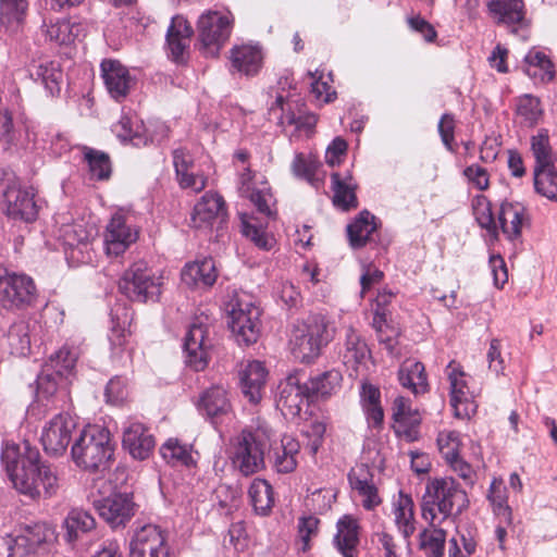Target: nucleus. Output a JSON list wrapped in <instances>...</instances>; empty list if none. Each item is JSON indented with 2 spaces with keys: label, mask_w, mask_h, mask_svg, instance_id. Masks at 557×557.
<instances>
[{
  "label": "nucleus",
  "mask_w": 557,
  "mask_h": 557,
  "mask_svg": "<svg viewBox=\"0 0 557 557\" xmlns=\"http://www.w3.org/2000/svg\"><path fill=\"white\" fill-rule=\"evenodd\" d=\"M1 461L13 487L32 500L54 497L61 486L57 468L41 461L39 450L27 441L5 443Z\"/></svg>",
  "instance_id": "1"
},
{
  "label": "nucleus",
  "mask_w": 557,
  "mask_h": 557,
  "mask_svg": "<svg viewBox=\"0 0 557 557\" xmlns=\"http://www.w3.org/2000/svg\"><path fill=\"white\" fill-rule=\"evenodd\" d=\"M77 358V349L66 345L50 356L37 375L36 399L29 408L30 414L41 418L52 407H55L54 395L59 387V381L72 373Z\"/></svg>",
  "instance_id": "2"
},
{
  "label": "nucleus",
  "mask_w": 557,
  "mask_h": 557,
  "mask_svg": "<svg viewBox=\"0 0 557 557\" xmlns=\"http://www.w3.org/2000/svg\"><path fill=\"white\" fill-rule=\"evenodd\" d=\"M466 492L453 478H436L428 482L422 497L421 511L424 520L434 525L437 515L442 520L448 518L456 509L457 513L468 507Z\"/></svg>",
  "instance_id": "3"
},
{
  "label": "nucleus",
  "mask_w": 557,
  "mask_h": 557,
  "mask_svg": "<svg viewBox=\"0 0 557 557\" xmlns=\"http://www.w3.org/2000/svg\"><path fill=\"white\" fill-rule=\"evenodd\" d=\"M72 458L86 471H103L109 467L114 453L109 430L98 425L84 429L73 443Z\"/></svg>",
  "instance_id": "4"
},
{
  "label": "nucleus",
  "mask_w": 557,
  "mask_h": 557,
  "mask_svg": "<svg viewBox=\"0 0 557 557\" xmlns=\"http://www.w3.org/2000/svg\"><path fill=\"white\" fill-rule=\"evenodd\" d=\"M333 338V330L322 314L309 315L294 326L290 345L295 358L302 362L315 359L322 347Z\"/></svg>",
  "instance_id": "5"
},
{
  "label": "nucleus",
  "mask_w": 557,
  "mask_h": 557,
  "mask_svg": "<svg viewBox=\"0 0 557 557\" xmlns=\"http://www.w3.org/2000/svg\"><path fill=\"white\" fill-rule=\"evenodd\" d=\"M269 446L270 438L264 429L243 430L233 447V466L245 476L258 473L265 467L264 454Z\"/></svg>",
  "instance_id": "6"
},
{
  "label": "nucleus",
  "mask_w": 557,
  "mask_h": 557,
  "mask_svg": "<svg viewBox=\"0 0 557 557\" xmlns=\"http://www.w3.org/2000/svg\"><path fill=\"white\" fill-rule=\"evenodd\" d=\"M54 540L55 532L47 523L27 524L14 536L0 537V557H34L41 547Z\"/></svg>",
  "instance_id": "7"
},
{
  "label": "nucleus",
  "mask_w": 557,
  "mask_h": 557,
  "mask_svg": "<svg viewBox=\"0 0 557 557\" xmlns=\"http://www.w3.org/2000/svg\"><path fill=\"white\" fill-rule=\"evenodd\" d=\"M162 277L156 275L148 263L136 261L123 273L119 288L132 301H157L161 294Z\"/></svg>",
  "instance_id": "8"
},
{
  "label": "nucleus",
  "mask_w": 557,
  "mask_h": 557,
  "mask_svg": "<svg viewBox=\"0 0 557 557\" xmlns=\"http://www.w3.org/2000/svg\"><path fill=\"white\" fill-rule=\"evenodd\" d=\"M260 311L251 301L238 299L230 311L228 326L238 344L257 342L260 333Z\"/></svg>",
  "instance_id": "9"
},
{
  "label": "nucleus",
  "mask_w": 557,
  "mask_h": 557,
  "mask_svg": "<svg viewBox=\"0 0 557 557\" xmlns=\"http://www.w3.org/2000/svg\"><path fill=\"white\" fill-rule=\"evenodd\" d=\"M37 297L33 278L25 274L0 276V307L21 309L30 306Z\"/></svg>",
  "instance_id": "10"
},
{
  "label": "nucleus",
  "mask_w": 557,
  "mask_h": 557,
  "mask_svg": "<svg viewBox=\"0 0 557 557\" xmlns=\"http://www.w3.org/2000/svg\"><path fill=\"white\" fill-rule=\"evenodd\" d=\"M129 557H175L168 535L156 524H145L134 533L129 543Z\"/></svg>",
  "instance_id": "11"
},
{
  "label": "nucleus",
  "mask_w": 557,
  "mask_h": 557,
  "mask_svg": "<svg viewBox=\"0 0 557 557\" xmlns=\"http://www.w3.org/2000/svg\"><path fill=\"white\" fill-rule=\"evenodd\" d=\"M212 344L209 338V324L197 318L189 326L184 339L185 361L195 371H202L209 363V350Z\"/></svg>",
  "instance_id": "12"
},
{
  "label": "nucleus",
  "mask_w": 557,
  "mask_h": 557,
  "mask_svg": "<svg viewBox=\"0 0 557 557\" xmlns=\"http://www.w3.org/2000/svg\"><path fill=\"white\" fill-rule=\"evenodd\" d=\"M76 429L74 419L69 413H58L42 429L41 444L46 454L62 456L72 441Z\"/></svg>",
  "instance_id": "13"
},
{
  "label": "nucleus",
  "mask_w": 557,
  "mask_h": 557,
  "mask_svg": "<svg viewBox=\"0 0 557 557\" xmlns=\"http://www.w3.org/2000/svg\"><path fill=\"white\" fill-rule=\"evenodd\" d=\"M309 398L311 397L307 383H302V377L299 373H293L278 385L276 407L286 419H294L300 413Z\"/></svg>",
  "instance_id": "14"
},
{
  "label": "nucleus",
  "mask_w": 557,
  "mask_h": 557,
  "mask_svg": "<svg viewBox=\"0 0 557 557\" xmlns=\"http://www.w3.org/2000/svg\"><path fill=\"white\" fill-rule=\"evenodd\" d=\"M94 234L92 227L75 222L60 227L59 239L62 240L70 259L75 262L87 263L92 259L90 242Z\"/></svg>",
  "instance_id": "15"
},
{
  "label": "nucleus",
  "mask_w": 557,
  "mask_h": 557,
  "mask_svg": "<svg viewBox=\"0 0 557 557\" xmlns=\"http://www.w3.org/2000/svg\"><path fill=\"white\" fill-rule=\"evenodd\" d=\"M138 230L122 212L112 215L104 232V248L108 256L123 255L138 239Z\"/></svg>",
  "instance_id": "16"
},
{
  "label": "nucleus",
  "mask_w": 557,
  "mask_h": 557,
  "mask_svg": "<svg viewBox=\"0 0 557 557\" xmlns=\"http://www.w3.org/2000/svg\"><path fill=\"white\" fill-rule=\"evenodd\" d=\"M94 505L99 516L112 529L125 527L135 515L133 497L127 493H112L95 500Z\"/></svg>",
  "instance_id": "17"
},
{
  "label": "nucleus",
  "mask_w": 557,
  "mask_h": 557,
  "mask_svg": "<svg viewBox=\"0 0 557 557\" xmlns=\"http://www.w3.org/2000/svg\"><path fill=\"white\" fill-rule=\"evenodd\" d=\"M233 21L227 14L219 12L203 13L198 20V32L201 44L206 48H214L216 53L220 47L228 39Z\"/></svg>",
  "instance_id": "18"
},
{
  "label": "nucleus",
  "mask_w": 557,
  "mask_h": 557,
  "mask_svg": "<svg viewBox=\"0 0 557 557\" xmlns=\"http://www.w3.org/2000/svg\"><path fill=\"white\" fill-rule=\"evenodd\" d=\"M447 376L450 383V404L457 418H469L475 411L474 394L470 391L466 374L455 361L447 366Z\"/></svg>",
  "instance_id": "19"
},
{
  "label": "nucleus",
  "mask_w": 557,
  "mask_h": 557,
  "mask_svg": "<svg viewBox=\"0 0 557 557\" xmlns=\"http://www.w3.org/2000/svg\"><path fill=\"white\" fill-rule=\"evenodd\" d=\"M293 82L288 77L278 81V88L273 90L274 101L270 104L269 113L277 119L280 125L295 124L298 111L304 110V102L290 92Z\"/></svg>",
  "instance_id": "20"
},
{
  "label": "nucleus",
  "mask_w": 557,
  "mask_h": 557,
  "mask_svg": "<svg viewBox=\"0 0 557 557\" xmlns=\"http://www.w3.org/2000/svg\"><path fill=\"white\" fill-rule=\"evenodd\" d=\"M101 76L109 95L115 101H123L136 85V78L120 61L106 59L100 64Z\"/></svg>",
  "instance_id": "21"
},
{
  "label": "nucleus",
  "mask_w": 557,
  "mask_h": 557,
  "mask_svg": "<svg viewBox=\"0 0 557 557\" xmlns=\"http://www.w3.org/2000/svg\"><path fill=\"white\" fill-rule=\"evenodd\" d=\"M488 16L512 33L527 25L523 0H484Z\"/></svg>",
  "instance_id": "22"
},
{
  "label": "nucleus",
  "mask_w": 557,
  "mask_h": 557,
  "mask_svg": "<svg viewBox=\"0 0 557 557\" xmlns=\"http://www.w3.org/2000/svg\"><path fill=\"white\" fill-rule=\"evenodd\" d=\"M3 198L9 216L20 219L25 222H33L36 220L38 215V205L35 200V194L32 188L23 189L15 185L9 186L3 191Z\"/></svg>",
  "instance_id": "23"
},
{
  "label": "nucleus",
  "mask_w": 557,
  "mask_h": 557,
  "mask_svg": "<svg viewBox=\"0 0 557 557\" xmlns=\"http://www.w3.org/2000/svg\"><path fill=\"white\" fill-rule=\"evenodd\" d=\"M122 445L134 459L145 460L152 453L156 441L145 424L134 421L125 426Z\"/></svg>",
  "instance_id": "24"
},
{
  "label": "nucleus",
  "mask_w": 557,
  "mask_h": 557,
  "mask_svg": "<svg viewBox=\"0 0 557 557\" xmlns=\"http://www.w3.org/2000/svg\"><path fill=\"white\" fill-rule=\"evenodd\" d=\"M226 216L225 202L218 194L206 193L195 205L191 214V226L195 228H208L213 221H223Z\"/></svg>",
  "instance_id": "25"
},
{
  "label": "nucleus",
  "mask_w": 557,
  "mask_h": 557,
  "mask_svg": "<svg viewBox=\"0 0 557 557\" xmlns=\"http://www.w3.org/2000/svg\"><path fill=\"white\" fill-rule=\"evenodd\" d=\"M498 222L508 240H519L522 227L529 223L528 210L521 202L505 201L499 208Z\"/></svg>",
  "instance_id": "26"
},
{
  "label": "nucleus",
  "mask_w": 557,
  "mask_h": 557,
  "mask_svg": "<svg viewBox=\"0 0 557 557\" xmlns=\"http://www.w3.org/2000/svg\"><path fill=\"white\" fill-rule=\"evenodd\" d=\"M232 69L246 76H255L263 64V51L258 44L234 46L230 51Z\"/></svg>",
  "instance_id": "27"
},
{
  "label": "nucleus",
  "mask_w": 557,
  "mask_h": 557,
  "mask_svg": "<svg viewBox=\"0 0 557 557\" xmlns=\"http://www.w3.org/2000/svg\"><path fill=\"white\" fill-rule=\"evenodd\" d=\"M350 487L362 498V507L367 510H373L382 499L377 488L373 483V475L366 465H359L352 468L348 473Z\"/></svg>",
  "instance_id": "28"
},
{
  "label": "nucleus",
  "mask_w": 557,
  "mask_h": 557,
  "mask_svg": "<svg viewBox=\"0 0 557 557\" xmlns=\"http://www.w3.org/2000/svg\"><path fill=\"white\" fill-rule=\"evenodd\" d=\"M360 525L358 520L345 515L336 523V534L333 543L343 557H358Z\"/></svg>",
  "instance_id": "29"
},
{
  "label": "nucleus",
  "mask_w": 557,
  "mask_h": 557,
  "mask_svg": "<svg viewBox=\"0 0 557 557\" xmlns=\"http://www.w3.org/2000/svg\"><path fill=\"white\" fill-rule=\"evenodd\" d=\"M394 430L397 435L404 437L408 442L418 438V426L420 417L410 408L409 400L403 396L395 398L393 404Z\"/></svg>",
  "instance_id": "30"
},
{
  "label": "nucleus",
  "mask_w": 557,
  "mask_h": 557,
  "mask_svg": "<svg viewBox=\"0 0 557 557\" xmlns=\"http://www.w3.org/2000/svg\"><path fill=\"white\" fill-rule=\"evenodd\" d=\"M198 409L212 421L227 416L232 405L226 388L222 385H213L205 389L200 394Z\"/></svg>",
  "instance_id": "31"
},
{
  "label": "nucleus",
  "mask_w": 557,
  "mask_h": 557,
  "mask_svg": "<svg viewBox=\"0 0 557 557\" xmlns=\"http://www.w3.org/2000/svg\"><path fill=\"white\" fill-rule=\"evenodd\" d=\"M193 33L191 26L183 16L176 15L172 18L166 33V42L175 62L181 63L185 60Z\"/></svg>",
  "instance_id": "32"
},
{
  "label": "nucleus",
  "mask_w": 557,
  "mask_h": 557,
  "mask_svg": "<svg viewBox=\"0 0 557 557\" xmlns=\"http://www.w3.org/2000/svg\"><path fill=\"white\" fill-rule=\"evenodd\" d=\"M216 277L218 272L212 258H203L188 263L182 271V281L189 287H211L215 283Z\"/></svg>",
  "instance_id": "33"
},
{
  "label": "nucleus",
  "mask_w": 557,
  "mask_h": 557,
  "mask_svg": "<svg viewBox=\"0 0 557 557\" xmlns=\"http://www.w3.org/2000/svg\"><path fill=\"white\" fill-rule=\"evenodd\" d=\"M268 371L262 362L253 360L247 363L240 373V385L244 395L250 403L257 404L262 398Z\"/></svg>",
  "instance_id": "34"
},
{
  "label": "nucleus",
  "mask_w": 557,
  "mask_h": 557,
  "mask_svg": "<svg viewBox=\"0 0 557 557\" xmlns=\"http://www.w3.org/2000/svg\"><path fill=\"white\" fill-rule=\"evenodd\" d=\"M398 381L414 395L424 394L429 388L425 368L420 361L405 360L398 369Z\"/></svg>",
  "instance_id": "35"
},
{
  "label": "nucleus",
  "mask_w": 557,
  "mask_h": 557,
  "mask_svg": "<svg viewBox=\"0 0 557 557\" xmlns=\"http://www.w3.org/2000/svg\"><path fill=\"white\" fill-rule=\"evenodd\" d=\"M96 527L95 518L81 508L71 509L63 520V539L69 544H74L83 534Z\"/></svg>",
  "instance_id": "36"
},
{
  "label": "nucleus",
  "mask_w": 557,
  "mask_h": 557,
  "mask_svg": "<svg viewBox=\"0 0 557 557\" xmlns=\"http://www.w3.org/2000/svg\"><path fill=\"white\" fill-rule=\"evenodd\" d=\"M394 522L405 539L416 532L414 503L410 495L399 492L393 502Z\"/></svg>",
  "instance_id": "37"
},
{
  "label": "nucleus",
  "mask_w": 557,
  "mask_h": 557,
  "mask_svg": "<svg viewBox=\"0 0 557 557\" xmlns=\"http://www.w3.org/2000/svg\"><path fill=\"white\" fill-rule=\"evenodd\" d=\"M333 189V203L343 211H349L358 206L356 196V184L352 182L350 174L342 176L334 172L331 175Z\"/></svg>",
  "instance_id": "38"
},
{
  "label": "nucleus",
  "mask_w": 557,
  "mask_h": 557,
  "mask_svg": "<svg viewBox=\"0 0 557 557\" xmlns=\"http://www.w3.org/2000/svg\"><path fill=\"white\" fill-rule=\"evenodd\" d=\"M300 445L290 435H284L281 440V446L274 451V468L280 473L293 472L297 467V456Z\"/></svg>",
  "instance_id": "39"
},
{
  "label": "nucleus",
  "mask_w": 557,
  "mask_h": 557,
  "mask_svg": "<svg viewBox=\"0 0 557 557\" xmlns=\"http://www.w3.org/2000/svg\"><path fill=\"white\" fill-rule=\"evenodd\" d=\"M29 75L35 81H39L51 96L60 92L62 71L58 63L42 61L38 64H33L29 67Z\"/></svg>",
  "instance_id": "40"
},
{
  "label": "nucleus",
  "mask_w": 557,
  "mask_h": 557,
  "mask_svg": "<svg viewBox=\"0 0 557 557\" xmlns=\"http://www.w3.org/2000/svg\"><path fill=\"white\" fill-rule=\"evenodd\" d=\"M374 215L369 211H361L355 221L347 226V234L352 248L363 247L375 231Z\"/></svg>",
  "instance_id": "41"
},
{
  "label": "nucleus",
  "mask_w": 557,
  "mask_h": 557,
  "mask_svg": "<svg viewBox=\"0 0 557 557\" xmlns=\"http://www.w3.org/2000/svg\"><path fill=\"white\" fill-rule=\"evenodd\" d=\"M341 382V372L330 370L311 377L306 383L310 397H327L339 389Z\"/></svg>",
  "instance_id": "42"
},
{
  "label": "nucleus",
  "mask_w": 557,
  "mask_h": 557,
  "mask_svg": "<svg viewBox=\"0 0 557 557\" xmlns=\"http://www.w3.org/2000/svg\"><path fill=\"white\" fill-rule=\"evenodd\" d=\"M11 355L25 357L30 351L29 324L20 320L11 324L7 333Z\"/></svg>",
  "instance_id": "43"
},
{
  "label": "nucleus",
  "mask_w": 557,
  "mask_h": 557,
  "mask_svg": "<svg viewBox=\"0 0 557 557\" xmlns=\"http://www.w3.org/2000/svg\"><path fill=\"white\" fill-rule=\"evenodd\" d=\"M345 347L343 354L344 363L358 372L359 367L363 364L369 357L367 344L360 339V336L352 329H348Z\"/></svg>",
  "instance_id": "44"
},
{
  "label": "nucleus",
  "mask_w": 557,
  "mask_h": 557,
  "mask_svg": "<svg viewBox=\"0 0 557 557\" xmlns=\"http://www.w3.org/2000/svg\"><path fill=\"white\" fill-rule=\"evenodd\" d=\"M524 72L532 78L540 81H552L555 76L553 63L549 58L542 51L531 50L524 58Z\"/></svg>",
  "instance_id": "45"
},
{
  "label": "nucleus",
  "mask_w": 557,
  "mask_h": 557,
  "mask_svg": "<svg viewBox=\"0 0 557 557\" xmlns=\"http://www.w3.org/2000/svg\"><path fill=\"white\" fill-rule=\"evenodd\" d=\"M248 494L255 511L259 515H268L274 504L272 486L265 480L255 479Z\"/></svg>",
  "instance_id": "46"
},
{
  "label": "nucleus",
  "mask_w": 557,
  "mask_h": 557,
  "mask_svg": "<svg viewBox=\"0 0 557 557\" xmlns=\"http://www.w3.org/2000/svg\"><path fill=\"white\" fill-rule=\"evenodd\" d=\"M531 150L535 159L533 170H541L556 165V158L552 151L546 131H540L537 135L531 138Z\"/></svg>",
  "instance_id": "47"
},
{
  "label": "nucleus",
  "mask_w": 557,
  "mask_h": 557,
  "mask_svg": "<svg viewBox=\"0 0 557 557\" xmlns=\"http://www.w3.org/2000/svg\"><path fill=\"white\" fill-rule=\"evenodd\" d=\"M320 162L312 154L298 152L290 164L293 174L296 177L304 178L314 187H319L320 180L317 177V171Z\"/></svg>",
  "instance_id": "48"
},
{
  "label": "nucleus",
  "mask_w": 557,
  "mask_h": 557,
  "mask_svg": "<svg viewBox=\"0 0 557 557\" xmlns=\"http://www.w3.org/2000/svg\"><path fill=\"white\" fill-rule=\"evenodd\" d=\"M84 160L87 162L91 177L103 181L111 175V161L109 156L100 150L89 147L83 148Z\"/></svg>",
  "instance_id": "49"
},
{
  "label": "nucleus",
  "mask_w": 557,
  "mask_h": 557,
  "mask_svg": "<svg viewBox=\"0 0 557 557\" xmlns=\"http://www.w3.org/2000/svg\"><path fill=\"white\" fill-rule=\"evenodd\" d=\"M534 188L541 196L557 201V168L556 165L533 170Z\"/></svg>",
  "instance_id": "50"
},
{
  "label": "nucleus",
  "mask_w": 557,
  "mask_h": 557,
  "mask_svg": "<svg viewBox=\"0 0 557 557\" xmlns=\"http://www.w3.org/2000/svg\"><path fill=\"white\" fill-rule=\"evenodd\" d=\"M162 458L173 466H190L194 460L190 446L180 443L176 438L168 440L161 447Z\"/></svg>",
  "instance_id": "51"
},
{
  "label": "nucleus",
  "mask_w": 557,
  "mask_h": 557,
  "mask_svg": "<svg viewBox=\"0 0 557 557\" xmlns=\"http://www.w3.org/2000/svg\"><path fill=\"white\" fill-rule=\"evenodd\" d=\"M446 531L440 528L420 533V546L429 557H443Z\"/></svg>",
  "instance_id": "52"
},
{
  "label": "nucleus",
  "mask_w": 557,
  "mask_h": 557,
  "mask_svg": "<svg viewBox=\"0 0 557 557\" xmlns=\"http://www.w3.org/2000/svg\"><path fill=\"white\" fill-rule=\"evenodd\" d=\"M473 213L476 222L482 228L488 231V233L497 238V226L494 221L491 203L484 196H478L473 200Z\"/></svg>",
  "instance_id": "53"
},
{
  "label": "nucleus",
  "mask_w": 557,
  "mask_h": 557,
  "mask_svg": "<svg viewBox=\"0 0 557 557\" xmlns=\"http://www.w3.org/2000/svg\"><path fill=\"white\" fill-rule=\"evenodd\" d=\"M79 29V24L72 23L70 20H61L48 27L47 35L50 40L61 45H67L78 36Z\"/></svg>",
  "instance_id": "54"
},
{
  "label": "nucleus",
  "mask_w": 557,
  "mask_h": 557,
  "mask_svg": "<svg viewBox=\"0 0 557 557\" xmlns=\"http://www.w3.org/2000/svg\"><path fill=\"white\" fill-rule=\"evenodd\" d=\"M517 114L528 126H534L542 116L540 100L533 96L524 95L518 101Z\"/></svg>",
  "instance_id": "55"
},
{
  "label": "nucleus",
  "mask_w": 557,
  "mask_h": 557,
  "mask_svg": "<svg viewBox=\"0 0 557 557\" xmlns=\"http://www.w3.org/2000/svg\"><path fill=\"white\" fill-rule=\"evenodd\" d=\"M437 446L445 460L457 455L462 446L460 433L454 430H444L437 435Z\"/></svg>",
  "instance_id": "56"
},
{
  "label": "nucleus",
  "mask_w": 557,
  "mask_h": 557,
  "mask_svg": "<svg viewBox=\"0 0 557 557\" xmlns=\"http://www.w3.org/2000/svg\"><path fill=\"white\" fill-rule=\"evenodd\" d=\"M242 232L257 247L263 250H270L274 245L273 236L269 235L262 227H258L245 219L242 220Z\"/></svg>",
  "instance_id": "57"
},
{
  "label": "nucleus",
  "mask_w": 557,
  "mask_h": 557,
  "mask_svg": "<svg viewBox=\"0 0 557 557\" xmlns=\"http://www.w3.org/2000/svg\"><path fill=\"white\" fill-rule=\"evenodd\" d=\"M487 498L491 502L495 513L505 515L508 518L510 517L511 513L507 505L505 487L502 481H498L496 479L492 481Z\"/></svg>",
  "instance_id": "58"
},
{
  "label": "nucleus",
  "mask_w": 557,
  "mask_h": 557,
  "mask_svg": "<svg viewBox=\"0 0 557 557\" xmlns=\"http://www.w3.org/2000/svg\"><path fill=\"white\" fill-rule=\"evenodd\" d=\"M107 403L111 405H122L128 397L126 381L121 376L112 377L104 391Z\"/></svg>",
  "instance_id": "59"
},
{
  "label": "nucleus",
  "mask_w": 557,
  "mask_h": 557,
  "mask_svg": "<svg viewBox=\"0 0 557 557\" xmlns=\"http://www.w3.org/2000/svg\"><path fill=\"white\" fill-rule=\"evenodd\" d=\"M0 2L3 18L16 24L23 21L28 7L27 0H0Z\"/></svg>",
  "instance_id": "60"
},
{
  "label": "nucleus",
  "mask_w": 557,
  "mask_h": 557,
  "mask_svg": "<svg viewBox=\"0 0 557 557\" xmlns=\"http://www.w3.org/2000/svg\"><path fill=\"white\" fill-rule=\"evenodd\" d=\"M16 140L12 115L7 110L0 111V145L4 150H10L16 145Z\"/></svg>",
  "instance_id": "61"
},
{
  "label": "nucleus",
  "mask_w": 557,
  "mask_h": 557,
  "mask_svg": "<svg viewBox=\"0 0 557 557\" xmlns=\"http://www.w3.org/2000/svg\"><path fill=\"white\" fill-rule=\"evenodd\" d=\"M319 519L313 516L302 517L298 522V534L304 552L310 548V539L318 534Z\"/></svg>",
  "instance_id": "62"
},
{
  "label": "nucleus",
  "mask_w": 557,
  "mask_h": 557,
  "mask_svg": "<svg viewBox=\"0 0 557 557\" xmlns=\"http://www.w3.org/2000/svg\"><path fill=\"white\" fill-rule=\"evenodd\" d=\"M486 360L490 371L496 375H499L504 372L506 362L502 355V343L498 338H493L490 342V347L486 352Z\"/></svg>",
  "instance_id": "63"
},
{
  "label": "nucleus",
  "mask_w": 557,
  "mask_h": 557,
  "mask_svg": "<svg viewBox=\"0 0 557 557\" xmlns=\"http://www.w3.org/2000/svg\"><path fill=\"white\" fill-rule=\"evenodd\" d=\"M449 468L461 478L468 485H473L475 482V471L472 466L467 462L460 455H457L448 460H445Z\"/></svg>",
  "instance_id": "64"
}]
</instances>
